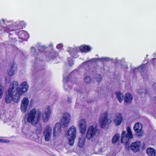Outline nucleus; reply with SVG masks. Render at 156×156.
I'll return each mask as SVG.
<instances>
[{
  "mask_svg": "<svg viewBox=\"0 0 156 156\" xmlns=\"http://www.w3.org/2000/svg\"><path fill=\"white\" fill-rule=\"evenodd\" d=\"M18 88V84L17 82L13 81L10 84L8 93L5 95V100L7 103H10L12 100L15 102L17 103L19 101L21 95L16 90Z\"/></svg>",
  "mask_w": 156,
  "mask_h": 156,
  "instance_id": "1",
  "label": "nucleus"
},
{
  "mask_svg": "<svg viewBox=\"0 0 156 156\" xmlns=\"http://www.w3.org/2000/svg\"><path fill=\"white\" fill-rule=\"evenodd\" d=\"M127 132L123 131L121 135V141L122 144H124L126 149L129 151L130 149L134 152H136V141L132 143L130 146L129 143L130 139H133V136L130 126L127 127Z\"/></svg>",
  "mask_w": 156,
  "mask_h": 156,
  "instance_id": "2",
  "label": "nucleus"
},
{
  "mask_svg": "<svg viewBox=\"0 0 156 156\" xmlns=\"http://www.w3.org/2000/svg\"><path fill=\"white\" fill-rule=\"evenodd\" d=\"M41 115V112H37L35 108H33L26 114L24 120L25 122L35 126L39 122Z\"/></svg>",
  "mask_w": 156,
  "mask_h": 156,
  "instance_id": "3",
  "label": "nucleus"
},
{
  "mask_svg": "<svg viewBox=\"0 0 156 156\" xmlns=\"http://www.w3.org/2000/svg\"><path fill=\"white\" fill-rule=\"evenodd\" d=\"M71 115L69 114L66 113L63 114L61 120V124L57 122L55 124L53 129V137L55 138L58 136L61 132V126L64 128L67 127L70 119Z\"/></svg>",
  "mask_w": 156,
  "mask_h": 156,
  "instance_id": "4",
  "label": "nucleus"
},
{
  "mask_svg": "<svg viewBox=\"0 0 156 156\" xmlns=\"http://www.w3.org/2000/svg\"><path fill=\"white\" fill-rule=\"evenodd\" d=\"M111 122V121L108 118V113L105 112L101 114V117L99 119V124L102 128L108 127Z\"/></svg>",
  "mask_w": 156,
  "mask_h": 156,
  "instance_id": "5",
  "label": "nucleus"
},
{
  "mask_svg": "<svg viewBox=\"0 0 156 156\" xmlns=\"http://www.w3.org/2000/svg\"><path fill=\"white\" fill-rule=\"evenodd\" d=\"M76 129L73 126H71L67 132V136H71V138L69 140V144L70 146H72L74 145V140L76 137Z\"/></svg>",
  "mask_w": 156,
  "mask_h": 156,
  "instance_id": "6",
  "label": "nucleus"
},
{
  "mask_svg": "<svg viewBox=\"0 0 156 156\" xmlns=\"http://www.w3.org/2000/svg\"><path fill=\"white\" fill-rule=\"evenodd\" d=\"M99 133V130L96 127H94L93 126H90L89 127L86 135V138L88 140H90L93 138L96 135L98 134Z\"/></svg>",
  "mask_w": 156,
  "mask_h": 156,
  "instance_id": "7",
  "label": "nucleus"
},
{
  "mask_svg": "<svg viewBox=\"0 0 156 156\" xmlns=\"http://www.w3.org/2000/svg\"><path fill=\"white\" fill-rule=\"evenodd\" d=\"M28 87L29 86L27 84V82L24 81L21 83L19 87H18V89H17L16 90L20 94H23L27 91Z\"/></svg>",
  "mask_w": 156,
  "mask_h": 156,
  "instance_id": "8",
  "label": "nucleus"
},
{
  "mask_svg": "<svg viewBox=\"0 0 156 156\" xmlns=\"http://www.w3.org/2000/svg\"><path fill=\"white\" fill-rule=\"evenodd\" d=\"M52 131V128L49 126H47L43 132L45 136V140L46 141H49L50 140Z\"/></svg>",
  "mask_w": 156,
  "mask_h": 156,
  "instance_id": "9",
  "label": "nucleus"
},
{
  "mask_svg": "<svg viewBox=\"0 0 156 156\" xmlns=\"http://www.w3.org/2000/svg\"><path fill=\"white\" fill-rule=\"evenodd\" d=\"M29 103L27 98H24L23 99L20 105V109L22 112L25 113L26 112Z\"/></svg>",
  "mask_w": 156,
  "mask_h": 156,
  "instance_id": "10",
  "label": "nucleus"
},
{
  "mask_svg": "<svg viewBox=\"0 0 156 156\" xmlns=\"http://www.w3.org/2000/svg\"><path fill=\"white\" fill-rule=\"evenodd\" d=\"M79 128L80 132L82 135L85 133L87 128V123L85 119H82L79 124Z\"/></svg>",
  "mask_w": 156,
  "mask_h": 156,
  "instance_id": "11",
  "label": "nucleus"
},
{
  "mask_svg": "<svg viewBox=\"0 0 156 156\" xmlns=\"http://www.w3.org/2000/svg\"><path fill=\"white\" fill-rule=\"evenodd\" d=\"M12 25L13 27L14 30L15 31L23 29L25 27V23L23 21L16 22L14 24H13Z\"/></svg>",
  "mask_w": 156,
  "mask_h": 156,
  "instance_id": "12",
  "label": "nucleus"
},
{
  "mask_svg": "<svg viewBox=\"0 0 156 156\" xmlns=\"http://www.w3.org/2000/svg\"><path fill=\"white\" fill-rule=\"evenodd\" d=\"M47 111H45L42 115V117L44 122H46L48 120L51 113V110L49 107L48 108Z\"/></svg>",
  "mask_w": 156,
  "mask_h": 156,
  "instance_id": "13",
  "label": "nucleus"
},
{
  "mask_svg": "<svg viewBox=\"0 0 156 156\" xmlns=\"http://www.w3.org/2000/svg\"><path fill=\"white\" fill-rule=\"evenodd\" d=\"M123 121V116L121 113H119L116 115L115 119L114 121L116 126H119L121 124Z\"/></svg>",
  "mask_w": 156,
  "mask_h": 156,
  "instance_id": "14",
  "label": "nucleus"
},
{
  "mask_svg": "<svg viewBox=\"0 0 156 156\" xmlns=\"http://www.w3.org/2000/svg\"><path fill=\"white\" fill-rule=\"evenodd\" d=\"M142 128V125L140 122H137V137H141L144 135V132Z\"/></svg>",
  "mask_w": 156,
  "mask_h": 156,
  "instance_id": "15",
  "label": "nucleus"
},
{
  "mask_svg": "<svg viewBox=\"0 0 156 156\" xmlns=\"http://www.w3.org/2000/svg\"><path fill=\"white\" fill-rule=\"evenodd\" d=\"M16 63L14 62H12L11 66L10 69L8 70V74L10 76H13L14 75V68L15 66Z\"/></svg>",
  "mask_w": 156,
  "mask_h": 156,
  "instance_id": "16",
  "label": "nucleus"
},
{
  "mask_svg": "<svg viewBox=\"0 0 156 156\" xmlns=\"http://www.w3.org/2000/svg\"><path fill=\"white\" fill-rule=\"evenodd\" d=\"M145 144L144 142L141 143L140 141H137V152L142 151L145 148Z\"/></svg>",
  "mask_w": 156,
  "mask_h": 156,
  "instance_id": "17",
  "label": "nucleus"
},
{
  "mask_svg": "<svg viewBox=\"0 0 156 156\" xmlns=\"http://www.w3.org/2000/svg\"><path fill=\"white\" fill-rule=\"evenodd\" d=\"M58 53L56 51L53 52H49L48 55H47V56L49 59H54L56 58L57 56H58Z\"/></svg>",
  "mask_w": 156,
  "mask_h": 156,
  "instance_id": "18",
  "label": "nucleus"
},
{
  "mask_svg": "<svg viewBox=\"0 0 156 156\" xmlns=\"http://www.w3.org/2000/svg\"><path fill=\"white\" fill-rule=\"evenodd\" d=\"M133 99L132 95L129 93H127L125 95L124 101L127 103H130L131 102Z\"/></svg>",
  "mask_w": 156,
  "mask_h": 156,
  "instance_id": "19",
  "label": "nucleus"
},
{
  "mask_svg": "<svg viewBox=\"0 0 156 156\" xmlns=\"http://www.w3.org/2000/svg\"><path fill=\"white\" fill-rule=\"evenodd\" d=\"M146 152L149 156H155L156 151L155 150L151 147L147 148Z\"/></svg>",
  "mask_w": 156,
  "mask_h": 156,
  "instance_id": "20",
  "label": "nucleus"
},
{
  "mask_svg": "<svg viewBox=\"0 0 156 156\" xmlns=\"http://www.w3.org/2000/svg\"><path fill=\"white\" fill-rule=\"evenodd\" d=\"M90 50V47L88 45L82 46L80 48V50L82 52H87L89 51Z\"/></svg>",
  "mask_w": 156,
  "mask_h": 156,
  "instance_id": "21",
  "label": "nucleus"
},
{
  "mask_svg": "<svg viewBox=\"0 0 156 156\" xmlns=\"http://www.w3.org/2000/svg\"><path fill=\"white\" fill-rule=\"evenodd\" d=\"M4 32L9 33L11 31H14L13 27L12 25H9L3 27Z\"/></svg>",
  "mask_w": 156,
  "mask_h": 156,
  "instance_id": "22",
  "label": "nucleus"
},
{
  "mask_svg": "<svg viewBox=\"0 0 156 156\" xmlns=\"http://www.w3.org/2000/svg\"><path fill=\"white\" fill-rule=\"evenodd\" d=\"M120 139V135L118 134H116L113 137L112 139V143L113 144L116 143Z\"/></svg>",
  "mask_w": 156,
  "mask_h": 156,
  "instance_id": "23",
  "label": "nucleus"
},
{
  "mask_svg": "<svg viewBox=\"0 0 156 156\" xmlns=\"http://www.w3.org/2000/svg\"><path fill=\"white\" fill-rule=\"evenodd\" d=\"M27 34V32L23 30H20L18 32L16 33V34L18 36L19 38L22 39L23 38V37L24 35Z\"/></svg>",
  "mask_w": 156,
  "mask_h": 156,
  "instance_id": "24",
  "label": "nucleus"
},
{
  "mask_svg": "<svg viewBox=\"0 0 156 156\" xmlns=\"http://www.w3.org/2000/svg\"><path fill=\"white\" fill-rule=\"evenodd\" d=\"M117 98L120 103H121L123 98V96L120 92H117L116 93Z\"/></svg>",
  "mask_w": 156,
  "mask_h": 156,
  "instance_id": "25",
  "label": "nucleus"
},
{
  "mask_svg": "<svg viewBox=\"0 0 156 156\" xmlns=\"http://www.w3.org/2000/svg\"><path fill=\"white\" fill-rule=\"evenodd\" d=\"M85 143L84 139H80L78 142V146L80 148L82 147L84 145Z\"/></svg>",
  "mask_w": 156,
  "mask_h": 156,
  "instance_id": "26",
  "label": "nucleus"
},
{
  "mask_svg": "<svg viewBox=\"0 0 156 156\" xmlns=\"http://www.w3.org/2000/svg\"><path fill=\"white\" fill-rule=\"evenodd\" d=\"M91 79L89 76H86L84 79L85 82L86 83H89L91 81Z\"/></svg>",
  "mask_w": 156,
  "mask_h": 156,
  "instance_id": "27",
  "label": "nucleus"
},
{
  "mask_svg": "<svg viewBox=\"0 0 156 156\" xmlns=\"http://www.w3.org/2000/svg\"><path fill=\"white\" fill-rule=\"evenodd\" d=\"M4 87L2 86H0V99H1L2 97V94L4 91Z\"/></svg>",
  "mask_w": 156,
  "mask_h": 156,
  "instance_id": "28",
  "label": "nucleus"
},
{
  "mask_svg": "<svg viewBox=\"0 0 156 156\" xmlns=\"http://www.w3.org/2000/svg\"><path fill=\"white\" fill-rule=\"evenodd\" d=\"M42 127L41 125L38 129H37L36 131V133L39 134H41L42 132Z\"/></svg>",
  "mask_w": 156,
  "mask_h": 156,
  "instance_id": "29",
  "label": "nucleus"
},
{
  "mask_svg": "<svg viewBox=\"0 0 156 156\" xmlns=\"http://www.w3.org/2000/svg\"><path fill=\"white\" fill-rule=\"evenodd\" d=\"M98 77L97 78V82H100L102 79V76L100 75H98Z\"/></svg>",
  "mask_w": 156,
  "mask_h": 156,
  "instance_id": "30",
  "label": "nucleus"
},
{
  "mask_svg": "<svg viewBox=\"0 0 156 156\" xmlns=\"http://www.w3.org/2000/svg\"><path fill=\"white\" fill-rule=\"evenodd\" d=\"M63 47V45L62 44H59L57 45L56 46V48L58 49H61Z\"/></svg>",
  "mask_w": 156,
  "mask_h": 156,
  "instance_id": "31",
  "label": "nucleus"
},
{
  "mask_svg": "<svg viewBox=\"0 0 156 156\" xmlns=\"http://www.w3.org/2000/svg\"><path fill=\"white\" fill-rule=\"evenodd\" d=\"M156 60V58H154L152 59L151 63L153 65H154L156 62L155 60Z\"/></svg>",
  "mask_w": 156,
  "mask_h": 156,
  "instance_id": "32",
  "label": "nucleus"
},
{
  "mask_svg": "<svg viewBox=\"0 0 156 156\" xmlns=\"http://www.w3.org/2000/svg\"><path fill=\"white\" fill-rule=\"evenodd\" d=\"M134 129L136 132V123L133 127Z\"/></svg>",
  "mask_w": 156,
  "mask_h": 156,
  "instance_id": "33",
  "label": "nucleus"
},
{
  "mask_svg": "<svg viewBox=\"0 0 156 156\" xmlns=\"http://www.w3.org/2000/svg\"><path fill=\"white\" fill-rule=\"evenodd\" d=\"M6 140L0 139V142L6 143Z\"/></svg>",
  "mask_w": 156,
  "mask_h": 156,
  "instance_id": "34",
  "label": "nucleus"
},
{
  "mask_svg": "<svg viewBox=\"0 0 156 156\" xmlns=\"http://www.w3.org/2000/svg\"><path fill=\"white\" fill-rule=\"evenodd\" d=\"M64 79H65L66 81H67L69 80V78L67 77H66L65 78H64Z\"/></svg>",
  "mask_w": 156,
  "mask_h": 156,
  "instance_id": "35",
  "label": "nucleus"
},
{
  "mask_svg": "<svg viewBox=\"0 0 156 156\" xmlns=\"http://www.w3.org/2000/svg\"><path fill=\"white\" fill-rule=\"evenodd\" d=\"M156 86V83H154V84H153V85H152L153 88H154V89H155V87H154V86Z\"/></svg>",
  "mask_w": 156,
  "mask_h": 156,
  "instance_id": "36",
  "label": "nucleus"
},
{
  "mask_svg": "<svg viewBox=\"0 0 156 156\" xmlns=\"http://www.w3.org/2000/svg\"><path fill=\"white\" fill-rule=\"evenodd\" d=\"M68 101H69V103H70V102H71V99H69V98L68 99Z\"/></svg>",
  "mask_w": 156,
  "mask_h": 156,
  "instance_id": "37",
  "label": "nucleus"
},
{
  "mask_svg": "<svg viewBox=\"0 0 156 156\" xmlns=\"http://www.w3.org/2000/svg\"><path fill=\"white\" fill-rule=\"evenodd\" d=\"M2 20L3 21V23H4L5 22V20L4 19H2Z\"/></svg>",
  "mask_w": 156,
  "mask_h": 156,
  "instance_id": "38",
  "label": "nucleus"
},
{
  "mask_svg": "<svg viewBox=\"0 0 156 156\" xmlns=\"http://www.w3.org/2000/svg\"><path fill=\"white\" fill-rule=\"evenodd\" d=\"M11 35V34H9V37H10V36Z\"/></svg>",
  "mask_w": 156,
  "mask_h": 156,
  "instance_id": "39",
  "label": "nucleus"
},
{
  "mask_svg": "<svg viewBox=\"0 0 156 156\" xmlns=\"http://www.w3.org/2000/svg\"><path fill=\"white\" fill-rule=\"evenodd\" d=\"M10 38H11L12 40L13 39V38L12 37H10Z\"/></svg>",
  "mask_w": 156,
  "mask_h": 156,
  "instance_id": "40",
  "label": "nucleus"
},
{
  "mask_svg": "<svg viewBox=\"0 0 156 156\" xmlns=\"http://www.w3.org/2000/svg\"><path fill=\"white\" fill-rule=\"evenodd\" d=\"M155 98H156V96L155 97Z\"/></svg>",
  "mask_w": 156,
  "mask_h": 156,
  "instance_id": "41",
  "label": "nucleus"
}]
</instances>
